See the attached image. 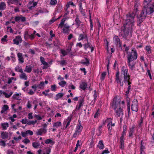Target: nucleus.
Returning <instances> with one entry per match:
<instances>
[{"instance_id": "c85d7f7f", "label": "nucleus", "mask_w": 154, "mask_h": 154, "mask_svg": "<svg viewBox=\"0 0 154 154\" xmlns=\"http://www.w3.org/2000/svg\"><path fill=\"white\" fill-rule=\"evenodd\" d=\"M1 125L2 127L3 130H6L9 126L8 123L7 122L2 123Z\"/></svg>"}, {"instance_id": "a878e982", "label": "nucleus", "mask_w": 154, "mask_h": 154, "mask_svg": "<svg viewBox=\"0 0 154 154\" xmlns=\"http://www.w3.org/2000/svg\"><path fill=\"white\" fill-rule=\"evenodd\" d=\"M112 119H109L108 120V124L107 125V127L108 128V130L109 131H111L112 129V127L110 125V124L111 123Z\"/></svg>"}, {"instance_id": "c9c22d12", "label": "nucleus", "mask_w": 154, "mask_h": 154, "mask_svg": "<svg viewBox=\"0 0 154 154\" xmlns=\"http://www.w3.org/2000/svg\"><path fill=\"white\" fill-rule=\"evenodd\" d=\"M45 143L48 144L50 143H51L52 144L54 143L55 142L54 141L52 140L51 139H48L45 140Z\"/></svg>"}, {"instance_id": "f8f14e48", "label": "nucleus", "mask_w": 154, "mask_h": 154, "mask_svg": "<svg viewBox=\"0 0 154 154\" xmlns=\"http://www.w3.org/2000/svg\"><path fill=\"white\" fill-rule=\"evenodd\" d=\"M47 132L46 129L41 128L39 129L36 132V134L37 135H42L43 134H45Z\"/></svg>"}, {"instance_id": "b1692460", "label": "nucleus", "mask_w": 154, "mask_h": 154, "mask_svg": "<svg viewBox=\"0 0 154 154\" xmlns=\"http://www.w3.org/2000/svg\"><path fill=\"white\" fill-rule=\"evenodd\" d=\"M85 38H86V39L88 38L87 35L86 34H81L79 35V37L78 39V40L79 41H80Z\"/></svg>"}, {"instance_id": "de8ad7c7", "label": "nucleus", "mask_w": 154, "mask_h": 154, "mask_svg": "<svg viewBox=\"0 0 154 154\" xmlns=\"http://www.w3.org/2000/svg\"><path fill=\"white\" fill-rule=\"evenodd\" d=\"M134 130L133 128H131L130 129V131L129 132V136L131 137L132 136L134 132Z\"/></svg>"}, {"instance_id": "bf43d9fd", "label": "nucleus", "mask_w": 154, "mask_h": 154, "mask_svg": "<svg viewBox=\"0 0 154 154\" xmlns=\"http://www.w3.org/2000/svg\"><path fill=\"white\" fill-rule=\"evenodd\" d=\"M143 119L142 117H141L139 121L138 124H139V127H141L142 126V124L143 123Z\"/></svg>"}, {"instance_id": "680f3d73", "label": "nucleus", "mask_w": 154, "mask_h": 154, "mask_svg": "<svg viewBox=\"0 0 154 154\" xmlns=\"http://www.w3.org/2000/svg\"><path fill=\"white\" fill-rule=\"evenodd\" d=\"M23 141L24 143L26 144H27L30 142L29 140L27 138H25Z\"/></svg>"}, {"instance_id": "bb28decb", "label": "nucleus", "mask_w": 154, "mask_h": 154, "mask_svg": "<svg viewBox=\"0 0 154 154\" xmlns=\"http://www.w3.org/2000/svg\"><path fill=\"white\" fill-rule=\"evenodd\" d=\"M94 94L93 96H94V100L92 101L91 103H92V105L94 104L95 102L97 99V94L96 91V90L94 91Z\"/></svg>"}, {"instance_id": "473e14b6", "label": "nucleus", "mask_w": 154, "mask_h": 154, "mask_svg": "<svg viewBox=\"0 0 154 154\" xmlns=\"http://www.w3.org/2000/svg\"><path fill=\"white\" fill-rule=\"evenodd\" d=\"M145 143L143 142V140H141L140 142V150H144L143 149L145 148Z\"/></svg>"}, {"instance_id": "f3484780", "label": "nucleus", "mask_w": 154, "mask_h": 154, "mask_svg": "<svg viewBox=\"0 0 154 154\" xmlns=\"http://www.w3.org/2000/svg\"><path fill=\"white\" fill-rule=\"evenodd\" d=\"M32 67L30 65L26 66L24 71L25 72L29 73L31 72L32 70Z\"/></svg>"}, {"instance_id": "39448f33", "label": "nucleus", "mask_w": 154, "mask_h": 154, "mask_svg": "<svg viewBox=\"0 0 154 154\" xmlns=\"http://www.w3.org/2000/svg\"><path fill=\"white\" fill-rule=\"evenodd\" d=\"M129 81H131V79H129L127 77H125L120 75L119 76V72L117 71L116 74L115 76V82L117 84H119L120 86L122 87L125 83L126 85H127V83Z\"/></svg>"}, {"instance_id": "2eb2a0df", "label": "nucleus", "mask_w": 154, "mask_h": 154, "mask_svg": "<svg viewBox=\"0 0 154 154\" xmlns=\"http://www.w3.org/2000/svg\"><path fill=\"white\" fill-rule=\"evenodd\" d=\"M18 58V60L20 63H23L24 62V58L23 56V54L21 53H18L17 54Z\"/></svg>"}, {"instance_id": "6e6d98bb", "label": "nucleus", "mask_w": 154, "mask_h": 154, "mask_svg": "<svg viewBox=\"0 0 154 154\" xmlns=\"http://www.w3.org/2000/svg\"><path fill=\"white\" fill-rule=\"evenodd\" d=\"M120 145L119 146V148L122 150H123L125 148V143H120Z\"/></svg>"}, {"instance_id": "e2e57ef3", "label": "nucleus", "mask_w": 154, "mask_h": 154, "mask_svg": "<svg viewBox=\"0 0 154 154\" xmlns=\"http://www.w3.org/2000/svg\"><path fill=\"white\" fill-rule=\"evenodd\" d=\"M60 64L63 66L64 65H66V60H63L60 62Z\"/></svg>"}, {"instance_id": "ddd939ff", "label": "nucleus", "mask_w": 154, "mask_h": 154, "mask_svg": "<svg viewBox=\"0 0 154 154\" xmlns=\"http://www.w3.org/2000/svg\"><path fill=\"white\" fill-rule=\"evenodd\" d=\"M81 122H79L77 125L76 130L75 131L78 133V134H80L83 129V127L81 125Z\"/></svg>"}, {"instance_id": "58836bf2", "label": "nucleus", "mask_w": 154, "mask_h": 154, "mask_svg": "<svg viewBox=\"0 0 154 154\" xmlns=\"http://www.w3.org/2000/svg\"><path fill=\"white\" fill-rule=\"evenodd\" d=\"M79 10L80 12L82 14H84V10L82 8V4L81 2L79 4Z\"/></svg>"}, {"instance_id": "69168bd1", "label": "nucleus", "mask_w": 154, "mask_h": 154, "mask_svg": "<svg viewBox=\"0 0 154 154\" xmlns=\"http://www.w3.org/2000/svg\"><path fill=\"white\" fill-rule=\"evenodd\" d=\"M124 136H121L120 137V143H124Z\"/></svg>"}, {"instance_id": "0eeeda50", "label": "nucleus", "mask_w": 154, "mask_h": 154, "mask_svg": "<svg viewBox=\"0 0 154 154\" xmlns=\"http://www.w3.org/2000/svg\"><path fill=\"white\" fill-rule=\"evenodd\" d=\"M138 103L137 100L134 99L132 101L131 105V109L132 111L137 112L138 110Z\"/></svg>"}, {"instance_id": "aec40b11", "label": "nucleus", "mask_w": 154, "mask_h": 154, "mask_svg": "<svg viewBox=\"0 0 154 154\" xmlns=\"http://www.w3.org/2000/svg\"><path fill=\"white\" fill-rule=\"evenodd\" d=\"M97 147H98L100 149H103L104 148V144L103 140H100L99 141L98 145H97Z\"/></svg>"}, {"instance_id": "7c9ffc66", "label": "nucleus", "mask_w": 154, "mask_h": 154, "mask_svg": "<svg viewBox=\"0 0 154 154\" xmlns=\"http://www.w3.org/2000/svg\"><path fill=\"white\" fill-rule=\"evenodd\" d=\"M131 81H129L127 83V85H128V86L127 88V91H126V93L127 94H128L130 92V90L131 89Z\"/></svg>"}, {"instance_id": "f03ea898", "label": "nucleus", "mask_w": 154, "mask_h": 154, "mask_svg": "<svg viewBox=\"0 0 154 154\" xmlns=\"http://www.w3.org/2000/svg\"><path fill=\"white\" fill-rule=\"evenodd\" d=\"M152 0H144L143 3V8L140 15L137 14V25L140 26L141 23L145 19L147 14H150L154 11V5L153 3L150 4L149 3Z\"/></svg>"}, {"instance_id": "dca6fc26", "label": "nucleus", "mask_w": 154, "mask_h": 154, "mask_svg": "<svg viewBox=\"0 0 154 154\" xmlns=\"http://www.w3.org/2000/svg\"><path fill=\"white\" fill-rule=\"evenodd\" d=\"M81 62V63L87 66H88L90 63L89 59L86 57H85V60H82Z\"/></svg>"}, {"instance_id": "c756f323", "label": "nucleus", "mask_w": 154, "mask_h": 154, "mask_svg": "<svg viewBox=\"0 0 154 154\" xmlns=\"http://www.w3.org/2000/svg\"><path fill=\"white\" fill-rule=\"evenodd\" d=\"M87 43L85 44L84 45V48L85 50H86L88 48H90V47H91V46H92L88 42V38L87 39Z\"/></svg>"}, {"instance_id": "423d86ee", "label": "nucleus", "mask_w": 154, "mask_h": 154, "mask_svg": "<svg viewBox=\"0 0 154 154\" xmlns=\"http://www.w3.org/2000/svg\"><path fill=\"white\" fill-rule=\"evenodd\" d=\"M121 73V75L130 79V75L128 74V69L125 66H123L122 67Z\"/></svg>"}, {"instance_id": "864d4df0", "label": "nucleus", "mask_w": 154, "mask_h": 154, "mask_svg": "<svg viewBox=\"0 0 154 154\" xmlns=\"http://www.w3.org/2000/svg\"><path fill=\"white\" fill-rule=\"evenodd\" d=\"M53 43L54 45L56 46H58L59 45V42L57 40H56L55 41H54Z\"/></svg>"}, {"instance_id": "e433bc0d", "label": "nucleus", "mask_w": 154, "mask_h": 154, "mask_svg": "<svg viewBox=\"0 0 154 154\" xmlns=\"http://www.w3.org/2000/svg\"><path fill=\"white\" fill-rule=\"evenodd\" d=\"M126 129V126L125 125L123 126V131L122 133L121 136H124L126 135L125 131Z\"/></svg>"}, {"instance_id": "4c0bfd02", "label": "nucleus", "mask_w": 154, "mask_h": 154, "mask_svg": "<svg viewBox=\"0 0 154 154\" xmlns=\"http://www.w3.org/2000/svg\"><path fill=\"white\" fill-rule=\"evenodd\" d=\"M32 145L34 148H37L39 146V144L38 142H34L32 143Z\"/></svg>"}, {"instance_id": "6e6552de", "label": "nucleus", "mask_w": 154, "mask_h": 154, "mask_svg": "<svg viewBox=\"0 0 154 154\" xmlns=\"http://www.w3.org/2000/svg\"><path fill=\"white\" fill-rule=\"evenodd\" d=\"M14 20L16 22L19 23L20 21L23 22L26 21V18L23 17L22 15L20 16H16L14 17Z\"/></svg>"}, {"instance_id": "2f4dec72", "label": "nucleus", "mask_w": 154, "mask_h": 154, "mask_svg": "<svg viewBox=\"0 0 154 154\" xmlns=\"http://www.w3.org/2000/svg\"><path fill=\"white\" fill-rule=\"evenodd\" d=\"M53 127L57 128L61 125V123L60 122H57L53 123Z\"/></svg>"}, {"instance_id": "f257e3e1", "label": "nucleus", "mask_w": 154, "mask_h": 154, "mask_svg": "<svg viewBox=\"0 0 154 154\" xmlns=\"http://www.w3.org/2000/svg\"><path fill=\"white\" fill-rule=\"evenodd\" d=\"M136 13L128 14L125 17V22L121 28V32L119 33L120 37L125 40L128 39V36H132L133 26L134 25V18Z\"/></svg>"}, {"instance_id": "4468645a", "label": "nucleus", "mask_w": 154, "mask_h": 154, "mask_svg": "<svg viewBox=\"0 0 154 154\" xmlns=\"http://www.w3.org/2000/svg\"><path fill=\"white\" fill-rule=\"evenodd\" d=\"M75 24L77 26V27H78L80 26L83 25V23L79 20L78 16H77L76 17L75 19Z\"/></svg>"}, {"instance_id": "cd10ccee", "label": "nucleus", "mask_w": 154, "mask_h": 154, "mask_svg": "<svg viewBox=\"0 0 154 154\" xmlns=\"http://www.w3.org/2000/svg\"><path fill=\"white\" fill-rule=\"evenodd\" d=\"M63 95L64 94L63 93H59L56 95L54 98L56 100H57L59 98L62 97Z\"/></svg>"}, {"instance_id": "5fc2aeb1", "label": "nucleus", "mask_w": 154, "mask_h": 154, "mask_svg": "<svg viewBox=\"0 0 154 154\" xmlns=\"http://www.w3.org/2000/svg\"><path fill=\"white\" fill-rule=\"evenodd\" d=\"M15 39L18 40L21 43L22 41V39L21 37L19 35L17 36L16 37Z\"/></svg>"}, {"instance_id": "338daca9", "label": "nucleus", "mask_w": 154, "mask_h": 154, "mask_svg": "<svg viewBox=\"0 0 154 154\" xmlns=\"http://www.w3.org/2000/svg\"><path fill=\"white\" fill-rule=\"evenodd\" d=\"M109 151L108 149H106L103 151L101 154H104L105 153H109Z\"/></svg>"}, {"instance_id": "c03bdc74", "label": "nucleus", "mask_w": 154, "mask_h": 154, "mask_svg": "<svg viewBox=\"0 0 154 154\" xmlns=\"http://www.w3.org/2000/svg\"><path fill=\"white\" fill-rule=\"evenodd\" d=\"M73 44H69V45L68 48L66 49V51H67L69 53L71 51V48H72V46Z\"/></svg>"}, {"instance_id": "a18cd8bd", "label": "nucleus", "mask_w": 154, "mask_h": 154, "mask_svg": "<svg viewBox=\"0 0 154 154\" xmlns=\"http://www.w3.org/2000/svg\"><path fill=\"white\" fill-rule=\"evenodd\" d=\"M8 36L7 35H5L1 39V41L2 43H4L5 42H6L7 41L6 38H7Z\"/></svg>"}, {"instance_id": "13d9d810", "label": "nucleus", "mask_w": 154, "mask_h": 154, "mask_svg": "<svg viewBox=\"0 0 154 154\" xmlns=\"http://www.w3.org/2000/svg\"><path fill=\"white\" fill-rule=\"evenodd\" d=\"M13 41L14 42V44H16V45H18L20 42L18 41L17 40V39L15 38L13 40Z\"/></svg>"}, {"instance_id": "8fccbe9b", "label": "nucleus", "mask_w": 154, "mask_h": 154, "mask_svg": "<svg viewBox=\"0 0 154 154\" xmlns=\"http://www.w3.org/2000/svg\"><path fill=\"white\" fill-rule=\"evenodd\" d=\"M37 122V121H29L27 123V124L28 125H34L35 123H36Z\"/></svg>"}, {"instance_id": "49530a36", "label": "nucleus", "mask_w": 154, "mask_h": 154, "mask_svg": "<svg viewBox=\"0 0 154 154\" xmlns=\"http://www.w3.org/2000/svg\"><path fill=\"white\" fill-rule=\"evenodd\" d=\"M106 74V73L105 72H103L102 73L101 76V79L102 80H104Z\"/></svg>"}, {"instance_id": "052dcab7", "label": "nucleus", "mask_w": 154, "mask_h": 154, "mask_svg": "<svg viewBox=\"0 0 154 154\" xmlns=\"http://www.w3.org/2000/svg\"><path fill=\"white\" fill-rule=\"evenodd\" d=\"M57 20L56 18L54 17L51 20L49 21L50 24H51L52 23H54L55 21L56 20Z\"/></svg>"}, {"instance_id": "3c124183", "label": "nucleus", "mask_w": 154, "mask_h": 154, "mask_svg": "<svg viewBox=\"0 0 154 154\" xmlns=\"http://www.w3.org/2000/svg\"><path fill=\"white\" fill-rule=\"evenodd\" d=\"M9 108L8 106L7 105H4L2 107V109L5 111L7 110Z\"/></svg>"}, {"instance_id": "a211bd4d", "label": "nucleus", "mask_w": 154, "mask_h": 154, "mask_svg": "<svg viewBox=\"0 0 154 154\" xmlns=\"http://www.w3.org/2000/svg\"><path fill=\"white\" fill-rule=\"evenodd\" d=\"M21 94H20V95L19 94L17 93L14 94L12 97L14 99H16L18 100H21Z\"/></svg>"}, {"instance_id": "9d476101", "label": "nucleus", "mask_w": 154, "mask_h": 154, "mask_svg": "<svg viewBox=\"0 0 154 154\" xmlns=\"http://www.w3.org/2000/svg\"><path fill=\"white\" fill-rule=\"evenodd\" d=\"M40 60L42 64L45 66L43 67V69H45L48 67V63L45 61V58L43 57H40Z\"/></svg>"}, {"instance_id": "a19ab883", "label": "nucleus", "mask_w": 154, "mask_h": 154, "mask_svg": "<svg viewBox=\"0 0 154 154\" xmlns=\"http://www.w3.org/2000/svg\"><path fill=\"white\" fill-rule=\"evenodd\" d=\"M114 98H116L117 99H119V100H120V102H119V106H120V107H121V108L122 107H123V106H124V104L125 103V102L124 101H121V100L119 98H117V97H114Z\"/></svg>"}, {"instance_id": "4d7b16f0", "label": "nucleus", "mask_w": 154, "mask_h": 154, "mask_svg": "<svg viewBox=\"0 0 154 154\" xmlns=\"http://www.w3.org/2000/svg\"><path fill=\"white\" fill-rule=\"evenodd\" d=\"M61 53L63 55V56H64L66 55L67 54V52L65 50H61Z\"/></svg>"}, {"instance_id": "37998d69", "label": "nucleus", "mask_w": 154, "mask_h": 154, "mask_svg": "<svg viewBox=\"0 0 154 154\" xmlns=\"http://www.w3.org/2000/svg\"><path fill=\"white\" fill-rule=\"evenodd\" d=\"M0 145L5 147L6 146L5 142L1 139H0Z\"/></svg>"}, {"instance_id": "1a4fd4ad", "label": "nucleus", "mask_w": 154, "mask_h": 154, "mask_svg": "<svg viewBox=\"0 0 154 154\" xmlns=\"http://www.w3.org/2000/svg\"><path fill=\"white\" fill-rule=\"evenodd\" d=\"M114 42L117 45L120 46L121 45V42L120 41V39L117 35H115L113 38Z\"/></svg>"}, {"instance_id": "4be33fe9", "label": "nucleus", "mask_w": 154, "mask_h": 154, "mask_svg": "<svg viewBox=\"0 0 154 154\" xmlns=\"http://www.w3.org/2000/svg\"><path fill=\"white\" fill-rule=\"evenodd\" d=\"M1 136L3 139L7 138L8 136V133L6 132H3L1 134Z\"/></svg>"}, {"instance_id": "603ef678", "label": "nucleus", "mask_w": 154, "mask_h": 154, "mask_svg": "<svg viewBox=\"0 0 154 154\" xmlns=\"http://www.w3.org/2000/svg\"><path fill=\"white\" fill-rule=\"evenodd\" d=\"M102 125H101L98 128V131L99 132V133L98 134V136H100L101 133V132H102Z\"/></svg>"}, {"instance_id": "774afa93", "label": "nucleus", "mask_w": 154, "mask_h": 154, "mask_svg": "<svg viewBox=\"0 0 154 154\" xmlns=\"http://www.w3.org/2000/svg\"><path fill=\"white\" fill-rule=\"evenodd\" d=\"M7 154H14V152L13 150L9 149L7 151Z\"/></svg>"}, {"instance_id": "09e8293b", "label": "nucleus", "mask_w": 154, "mask_h": 154, "mask_svg": "<svg viewBox=\"0 0 154 154\" xmlns=\"http://www.w3.org/2000/svg\"><path fill=\"white\" fill-rule=\"evenodd\" d=\"M57 0H51L50 4L51 5H54L57 4Z\"/></svg>"}, {"instance_id": "5701e85b", "label": "nucleus", "mask_w": 154, "mask_h": 154, "mask_svg": "<svg viewBox=\"0 0 154 154\" xmlns=\"http://www.w3.org/2000/svg\"><path fill=\"white\" fill-rule=\"evenodd\" d=\"M84 102V100L83 99H82L79 100L78 103L79 104V107L77 108V106H76V109L77 110H79L81 108V106H82L83 105V104Z\"/></svg>"}, {"instance_id": "412c9836", "label": "nucleus", "mask_w": 154, "mask_h": 154, "mask_svg": "<svg viewBox=\"0 0 154 154\" xmlns=\"http://www.w3.org/2000/svg\"><path fill=\"white\" fill-rule=\"evenodd\" d=\"M6 8V4L5 2L0 3V10L3 11Z\"/></svg>"}, {"instance_id": "9b49d317", "label": "nucleus", "mask_w": 154, "mask_h": 154, "mask_svg": "<svg viewBox=\"0 0 154 154\" xmlns=\"http://www.w3.org/2000/svg\"><path fill=\"white\" fill-rule=\"evenodd\" d=\"M70 30V26L67 23L64 24L63 32L64 33H69Z\"/></svg>"}, {"instance_id": "393cba45", "label": "nucleus", "mask_w": 154, "mask_h": 154, "mask_svg": "<svg viewBox=\"0 0 154 154\" xmlns=\"http://www.w3.org/2000/svg\"><path fill=\"white\" fill-rule=\"evenodd\" d=\"M20 78L21 79L26 80L27 79V77L25 73H21L19 75Z\"/></svg>"}, {"instance_id": "0e129e2a", "label": "nucleus", "mask_w": 154, "mask_h": 154, "mask_svg": "<svg viewBox=\"0 0 154 154\" xmlns=\"http://www.w3.org/2000/svg\"><path fill=\"white\" fill-rule=\"evenodd\" d=\"M51 90L52 91H55L56 90V86L55 85H53L51 86Z\"/></svg>"}, {"instance_id": "f704fd0d", "label": "nucleus", "mask_w": 154, "mask_h": 154, "mask_svg": "<svg viewBox=\"0 0 154 154\" xmlns=\"http://www.w3.org/2000/svg\"><path fill=\"white\" fill-rule=\"evenodd\" d=\"M145 49L146 51V52L148 54L151 53V47L150 46H146L145 47Z\"/></svg>"}, {"instance_id": "72a5a7b5", "label": "nucleus", "mask_w": 154, "mask_h": 154, "mask_svg": "<svg viewBox=\"0 0 154 154\" xmlns=\"http://www.w3.org/2000/svg\"><path fill=\"white\" fill-rule=\"evenodd\" d=\"M38 88L40 89H43L44 87L45 84L43 82H41L38 85H37Z\"/></svg>"}, {"instance_id": "6ab92c4d", "label": "nucleus", "mask_w": 154, "mask_h": 154, "mask_svg": "<svg viewBox=\"0 0 154 154\" xmlns=\"http://www.w3.org/2000/svg\"><path fill=\"white\" fill-rule=\"evenodd\" d=\"M87 84L86 82H82L80 84L79 87L83 90H85L86 88Z\"/></svg>"}, {"instance_id": "20e7f679", "label": "nucleus", "mask_w": 154, "mask_h": 154, "mask_svg": "<svg viewBox=\"0 0 154 154\" xmlns=\"http://www.w3.org/2000/svg\"><path fill=\"white\" fill-rule=\"evenodd\" d=\"M120 100L114 98L113 102L110 104L112 109L115 111L116 116L117 117H122L123 115V110L119 106Z\"/></svg>"}, {"instance_id": "7ed1b4c3", "label": "nucleus", "mask_w": 154, "mask_h": 154, "mask_svg": "<svg viewBox=\"0 0 154 154\" xmlns=\"http://www.w3.org/2000/svg\"><path fill=\"white\" fill-rule=\"evenodd\" d=\"M127 62L128 65L132 72L135 69V63L134 61L137 58L138 54L137 51L134 48H132L131 51L127 52Z\"/></svg>"}, {"instance_id": "79ce46f5", "label": "nucleus", "mask_w": 154, "mask_h": 154, "mask_svg": "<svg viewBox=\"0 0 154 154\" xmlns=\"http://www.w3.org/2000/svg\"><path fill=\"white\" fill-rule=\"evenodd\" d=\"M32 2H30L28 4L27 6L28 8L30 10H31L32 9Z\"/></svg>"}, {"instance_id": "ea45409f", "label": "nucleus", "mask_w": 154, "mask_h": 154, "mask_svg": "<svg viewBox=\"0 0 154 154\" xmlns=\"http://www.w3.org/2000/svg\"><path fill=\"white\" fill-rule=\"evenodd\" d=\"M66 82L64 81H62L59 83V85L62 87H63L66 84Z\"/></svg>"}]
</instances>
